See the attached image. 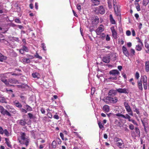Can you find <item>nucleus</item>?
<instances>
[{"mask_svg": "<svg viewBox=\"0 0 149 149\" xmlns=\"http://www.w3.org/2000/svg\"><path fill=\"white\" fill-rule=\"evenodd\" d=\"M18 140L21 144H25L26 146L29 145V139L24 132H21L20 136L18 138Z\"/></svg>", "mask_w": 149, "mask_h": 149, "instance_id": "nucleus-1", "label": "nucleus"}, {"mask_svg": "<svg viewBox=\"0 0 149 149\" xmlns=\"http://www.w3.org/2000/svg\"><path fill=\"white\" fill-rule=\"evenodd\" d=\"M103 100L106 104L113 103H117L118 101V98L116 97H112L111 96H107L103 99Z\"/></svg>", "mask_w": 149, "mask_h": 149, "instance_id": "nucleus-2", "label": "nucleus"}, {"mask_svg": "<svg viewBox=\"0 0 149 149\" xmlns=\"http://www.w3.org/2000/svg\"><path fill=\"white\" fill-rule=\"evenodd\" d=\"M109 73L110 74L113 76V77H111L109 79L116 80L117 79V75L119 74L120 73L117 70H113L110 71Z\"/></svg>", "mask_w": 149, "mask_h": 149, "instance_id": "nucleus-3", "label": "nucleus"}, {"mask_svg": "<svg viewBox=\"0 0 149 149\" xmlns=\"http://www.w3.org/2000/svg\"><path fill=\"white\" fill-rule=\"evenodd\" d=\"M114 141L116 145L120 148H123L124 146L123 141L120 139L115 137L114 139Z\"/></svg>", "mask_w": 149, "mask_h": 149, "instance_id": "nucleus-4", "label": "nucleus"}, {"mask_svg": "<svg viewBox=\"0 0 149 149\" xmlns=\"http://www.w3.org/2000/svg\"><path fill=\"white\" fill-rule=\"evenodd\" d=\"M124 104L125 109L127 113H128L129 114L132 116H133V112L130 106L129 105L128 103L127 102H124Z\"/></svg>", "mask_w": 149, "mask_h": 149, "instance_id": "nucleus-5", "label": "nucleus"}, {"mask_svg": "<svg viewBox=\"0 0 149 149\" xmlns=\"http://www.w3.org/2000/svg\"><path fill=\"white\" fill-rule=\"evenodd\" d=\"M28 120L26 119H25L24 120H20L17 121V123L22 126L25 125L26 124L28 125L31 124V120H29V121L26 122Z\"/></svg>", "mask_w": 149, "mask_h": 149, "instance_id": "nucleus-6", "label": "nucleus"}, {"mask_svg": "<svg viewBox=\"0 0 149 149\" xmlns=\"http://www.w3.org/2000/svg\"><path fill=\"white\" fill-rule=\"evenodd\" d=\"M136 38L137 39L138 42L139 43L138 45H136V50L138 51H140L142 49L141 46L143 45V43L141 40L139 39V38Z\"/></svg>", "mask_w": 149, "mask_h": 149, "instance_id": "nucleus-7", "label": "nucleus"}, {"mask_svg": "<svg viewBox=\"0 0 149 149\" xmlns=\"http://www.w3.org/2000/svg\"><path fill=\"white\" fill-rule=\"evenodd\" d=\"M96 10L98 12V13L102 15L104 14L105 12L104 8L101 6H99L96 9Z\"/></svg>", "mask_w": 149, "mask_h": 149, "instance_id": "nucleus-8", "label": "nucleus"}, {"mask_svg": "<svg viewBox=\"0 0 149 149\" xmlns=\"http://www.w3.org/2000/svg\"><path fill=\"white\" fill-rule=\"evenodd\" d=\"M117 92L120 93L128 94L129 93L128 90L126 88H119L116 89Z\"/></svg>", "mask_w": 149, "mask_h": 149, "instance_id": "nucleus-9", "label": "nucleus"}, {"mask_svg": "<svg viewBox=\"0 0 149 149\" xmlns=\"http://www.w3.org/2000/svg\"><path fill=\"white\" fill-rule=\"evenodd\" d=\"M99 18L97 16H94L92 18V24L96 25L99 23Z\"/></svg>", "mask_w": 149, "mask_h": 149, "instance_id": "nucleus-10", "label": "nucleus"}, {"mask_svg": "<svg viewBox=\"0 0 149 149\" xmlns=\"http://www.w3.org/2000/svg\"><path fill=\"white\" fill-rule=\"evenodd\" d=\"M104 30V27L103 25H101L96 30V32L97 34L99 35L100 33L103 31Z\"/></svg>", "mask_w": 149, "mask_h": 149, "instance_id": "nucleus-11", "label": "nucleus"}, {"mask_svg": "<svg viewBox=\"0 0 149 149\" xmlns=\"http://www.w3.org/2000/svg\"><path fill=\"white\" fill-rule=\"evenodd\" d=\"M117 90H114L111 89L110 90L108 93V96H112L116 95L117 94Z\"/></svg>", "mask_w": 149, "mask_h": 149, "instance_id": "nucleus-12", "label": "nucleus"}, {"mask_svg": "<svg viewBox=\"0 0 149 149\" xmlns=\"http://www.w3.org/2000/svg\"><path fill=\"white\" fill-rule=\"evenodd\" d=\"M92 2L91 6H95L99 5L100 4V0H91Z\"/></svg>", "mask_w": 149, "mask_h": 149, "instance_id": "nucleus-13", "label": "nucleus"}, {"mask_svg": "<svg viewBox=\"0 0 149 149\" xmlns=\"http://www.w3.org/2000/svg\"><path fill=\"white\" fill-rule=\"evenodd\" d=\"M123 52V54L126 57H129V54L127 48L124 46H123L122 47Z\"/></svg>", "mask_w": 149, "mask_h": 149, "instance_id": "nucleus-14", "label": "nucleus"}, {"mask_svg": "<svg viewBox=\"0 0 149 149\" xmlns=\"http://www.w3.org/2000/svg\"><path fill=\"white\" fill-rule=\"evenodd\" d=\"M103 62L108 63L110 61V57L109 56H105L103 57L102 58Z\"/></svg>", "mask_w": 149, "mask_h": 149, "instance_id": "nucleus-15", "label": "nucleus"}, {"mask_svg": "<svg viewBox=\"0 0 149 149\" xmlns=\"http://www.w3.org/2000/svg\"><path fill=\"white\" fill-rule=\"evenodd\" d=\"M9 81L10 83L14 84H19V82L18 81L14 78L9 79Z\"/></svg>", "mask_w": 149, "mask_h": 149, "instance_id": "nucleus-16", "label": "nucleus"}, {"mask_svg": "<svg viewBox=\"0 0 149 149\" xmlns=\"http://www.w3.org/2000/svg\"><path fill=\"white\" fill-rule=\"evenodd\" d=\"M1 113L3 115H6L9 116H11V114L8 111L6 110L5 109L3 110L2 112H1Z\"/></svg>", "mask_w": 149, "mask_h": 149, "instance_id": "nucleus-17", "label": "nucleus"}, {"mask_svg": "<svg viewBox=\"0 0 149 149\" xmlns=\"http://www.w3.org/2000/svg\"><path fill=\"white\" fill-rule=\"evenodd\" d=\"M6 98L5 97L0 96V102L5 104H7V102L6 100Z\"/></svg>", "mask_w": 149, "mask_h": 149, "instance_id": "nucleus-18", "label": "nucleus"}, {"mask_svg": "<svg viewBox=\"0 0 149 149\" xmlns=\"http://www.w3.org/2000/svg\"><path fill=\"white\" fill-rule=\"evenodd\" d=\"M138 87L139 89L141 91L143 90L142 85V81H138L137 82Z\"/></svg>", "mask_w": 149, "mask_h": 149, "instance_id": "nucleus-19", "label": "nucleus"}, {"mask_svg": "<svg viewBox=\"0 0 149 149\" xmlns=\"http://www.w3.org/2000/svg\"><path fill=\"white\" fill-rule=\"evenodd\" d=\"M112 32V36L113 37H115L117 35V33L114 29V27H111V28Z\"/></svg>", "mask_w": 149, "mask_h": 149, "instance_id": "nucleus-20", "label": "nucleus"}, {"mask_svg": "<svg viewBox=\"0 0 149 149\" xmlns=\"http://www.w3.org/2000/svg\"><path fill=\"white\" fill-rule=\"evenodd\" d=\"M109 19L110 22L112 24H116V22L114 19H113V17L112 15L110 14L109 15Z\"/></svg>", "mask_w": 149, "mask_h": 149, "instance_id": "nucleus-21", "label": "nucleus"}, {"mask_svg": "<svg viewBox=\"0 0 149 149\" xmlns=\"http://www.w3.org/2000/svg\"><path fill=\"white\" fill-rule=\"evenodd\" d=\"M103 109L106 112H108L109 111V107L107 105H105L103 107Z\"/></svg>", "mask_w": 149, "mask_h": 149, "instance_id": "nucleus-22", "label": "nucleus"}, {"mask_svg": "<svg viewBox=\"0 0 149 149\" xmlns=\"http://www.w3.org/2000/svg\"><path fill=\"white\" fill-rule=\"evenodd\" d=\"M15 105L18 108H21L22 107V105L17 101H15L14 102Z\"/></svg>", "mask_w": 149, "mask_h": 149, "instance_id": "nucleus-23", "label": "nucleus"}, {"mask_svg": "<svg viewBox=\"0 0 149 149\" xmlns=\"http://www.w3.org/2000/svg\"><path fill=\"white\" fill-rule=\"evenodd\" d=\"M25 108L27 111H30L33 110L32 108L28 105H25Z\"/></svg>", "mask_w": 149, "mask_h": 149, "instance_id": "nucleus-24", "label": "nucleus"}, {"mask_svg": "<svg viewBox=\"0 0 149 149\" xmlns=\"http://www.w3.org/2000/svg\"><path fill=\"white\" fill-rule=\"evenodd\" d=\"M146 70L148 72L149 71V61H146L145 63Z\"/></svg>", "mask_w": 149, "mask_h": 149, "instance_id": "nucleus-25", "label": "nucleus"}, {"mask_svg": "<svg viewBox=\"0 0 149 149\" xmlns=\"http://www.w3.org/2000/svg\"><path fill=\"white\" fill-rule=\"evenodd\" d=\"M33 77L34 78H39L40 77V74L38 73H33L32 74Z\"/></svg>", "mask_w": 149, "mask_h": 149, "instance_id": "nucleus-26", "label": "nucleus"}, {"mask_svg": "<svg viewBox=\"0 0 149 149\" xmlns=\"http://www.w3.org/2000/svg\"><path fill=\"white\" fill-rule=\"evenodd\" d=\"M6 57L4 56L1 53H0V61L2 62L4 60H5Z\"/></svg>", "mask_w": 149, "mask_h": 149, "instance_id": "nucleus-27", "label": "nucleus"}, {"mask_svg": "<svg viewBox=\"0 0 149 149\" xmlns=\"http://www.w3.org/2000/svg\"><path fill=\"white\" fill-rule=\"evenodd\" d=\"M18 88H25L26 87H28V86L26 84H22L21 85H17V86Z\"/></svg>", "mask_w": 149, "mask_h": 149, "instance_id": "nucleus-28", "label": "nucleus"}, {"mask_svg": "<svg viewBox=\"0 0 149 149\" xmlns=\"http://www.w3.org/2000/svg\"><path fill=\"white\" fill-rule=\"evenodd\" d=\"M123 118L125 119H128L129 121L131 119L130 116L128 114H126L125 115H124Z\"/></svg>", "mask_w": 149, "mask_h": 149, "instance_id": "nucleus-29", "label": "nucleus"}, {"mask_svg": "<svg viewBox=\"0 0 149 149\" xmlns=\"http://www.w3.org/2000/svg\"><path fill=\"white\" fill-rule=\"evenodd\" d=\"M22 61L23 62L28 63L30 62V60L29 58H24L22 59Z\"/></svg>", "mask_w": 149, "mask_h": 149, "instance_id": "nucleus-30", "label": "nucleus"}, {"mask_svg": "<svg viewBox=\"0 0 149 149\" xmlns=\"http://www.w3.org/2000/svg\"><path fill=\"white\" fill-rule=\"evenodd\" d=\"M142 82L143 83L147 82V77L145 75L143 76Z\"/></svg>", "mask_w": 149, "mask_h": 149, "instance_id": "nucleus-31", "label": "nucleus"}, {"mask_svg": "<svg viewBox=\"0 0 149 149\" xmlns=\"http://www.w3.org/2000/svg\"><path fill=\"white\" fill-rule=\"evenodd\" d=\"M1 81L4 82L6 85H9V81H8L7 80L5 79H2Z\"/></svg>", "mask_w": 149, "mask_h": 149, "instance_id": "nucleus-32", "label": "nucleus"}, {"mask_svg": "<svg viewBox=\"0 0 149 149\" xmlns=\"http://www.w3.org/2000/svg\"><path fill=\"white\" fill-rule=\"evenodd\" d=\"M114 9L115 12V13L116 15L117 16H118L119 15L118 10L117 6H116V7H114Z\"/></svg>", "mask_w": 149, "mask_h": 149, "instance_id": "nucleus-33", "label": "nucleus"}, {"mask_svg": "<svg viewBox=\"0 0 149 149\" xmlns=\"http://www.w3.org/2000/svg\"><path fill=\"white\" fill-rule=\"evenodd\" d=\"M28 115L30 119L35 118V116L32 113H28Z\"/></svg>", "mask_w": 149, "mask_h": 149, "instance_id": "nucleus-34", "label": "nucleus"}, {"mask_svg": "<svg viewBox=\"0 0 149 149\" xmlns=\"http://www.w3.org/2000/svg\"><path fill=\"white\" fill-rule=\"evenodd\" d=\"M107 3L108 4V7L109 8H112V5L111 2V1L110 0H108Z\"/></svg>", "mask_w": 149, "mask_h": 149, "instance_id": "nucleus-35", "label": "nucleus"}, {"mask_svg": "<svg viewBox=\"0 0 149 149\" xmlns=\"http://www.w3.org/2000/svg\"><path fill=\"white\" fill-rule=\"evenodd\" d=\"M9 112L13 113H14L15 112V109L12 107L10 109L8 110Z\"/></svg>", "mask_w": 149, "mask_h": 149, "instance_id": "nucleus-36", "label": "nucleus"}, {"mask_svg": "<svg viewBox=\"0 0 149 149\" xmlns=\"http://www.w3.org/2000/svg\"><path fill=\"white\" fill-rule=\"evenodd\" d=\"M3 133H4L6 136H9V133L6 129H5L4 130H3Z\"/></svg>", "mask_w": 149, "mask_h": 149, "instance_id": "nucleus-37", "label": "nucleus"}, {"mask_svg": "<svg viewBox=\"0 0 149 149\" xmlns=\"http://www.w3.org/2000/svg\"><path fill=\"white\" fill-rule=\"evenodd\" d=\"M5 140L6 141V143L7 146L9 147H11V145L10 144V143L8 142V139L7 138H5Z\"/></svg>", "mask_w": 149, "mask_h": 149, "instance_id": "nucleus-38", "label": "nucleus"}, {"mask_svg": "<svg viewBox=\"0 0 149 149\" xmlns=\"http://www.w3.org/2000/svg\"><path fill=\"white\" fill-rule=\"evenodd\" d=\"M22 48L23 49V50H24V51H25V52H28L29 49L27 47H26L24 46H23Z\"/></svg>", "mask_w": 149, "mask_h": 149, "instance_id": "nucleus-39", "label": "nucleus"}, {"mask_svg": "<svg viewBox=\"0 0 149 149\" xmlns=\"http://www.w3.org/2000/svg\"><path fill=\"white\" fill-rule=\"evenodd\" d=\"M56 143L55 141H53L52 143V146L53 148H55L56 147Z\"/></svg>", "mask_w": 149, "mask_h": 149, "instance_id": "nucleus-40", "label": "nucleus"}, {"mask_svg": "<svg viewBox=\"0 0 149 149\" xmlns=\"http://www.w3.org/2000/svg\"><path fill=\"white\" fill-rule=\"evenodd\" d=\"M114 123L115 124H116L118 125V126L120 127V123L119 121H118V120H116L115 121Z\"/></svg>", "mask_w": 149, "mask_h": 149, "instance_id": "nucleus-41", "label": "nucleus"}, {"mask_svg": "<svg viewBox=\"0 0 149 149\" xmlns=\"http://www.w3.org/2000/svg\"><path fill=\"white\" fill-rule=\"evenodd\" d=\"M98 125L100 129H101L104 127V124H103L101 123L100 122L98 123Z\"/></svg>", "mask_w": 149, "mask_h": 149, "instance_id": "nucleus-42", "label": "nucleus"}, {"mask_svg": "<svg viewBox=\"0 0 149 149\" xmlns=\"http://www.w3.org/2000/svg\"><path fill=\"white\" fill-rule=\"evenodd\" d=\"M135 77L136 79H138L139 77V73L137 72H136L135 74Z\"/></svg>", "mask_w": 149, "mask_h": 149, "instance_id": "nucleus-43", "label": "nucleus"}, {"mask_svg": "<svg viewBox=\"0 0 149 149\" xmlns=\"http://www.w3.org/2000/svg\"><path fill=\"white\" fill-rule=\"evenodd\" d=\"M129 121H131L135 125H138L137 123L134 120L131 119Z\"/></svg>", "mask_w": 149, "mask_h": 149, "instance_id": "nucleus-44", "label": "nucleus"}, {"mask_svg": "<svg viewBox=\"0 0 149 149\" xmlns=\"http://www.w3.org/2000/svg\"><path fill=\"white\" fill-rule=\"evenodd\" d=\"M5 74H0V77L1 78V80L2 79H5L4 78L5 77Z\"/></svg>", "mask_w": 149, "mask_h": 149, "instance_id": "nucleus-45", "label": "nucleus"}, {"mask_svg": "<svg viewBox=\"0 0 149 149\" xmlns=\"http://www.w3.org/2000/svg\"><path fill=\"white\" fill-rule=\"evenodd\" d=\"M20 111L22 112L23 113H26L27 112V111H26V109H24L23 108L20 109Z\"/></svg>", "mask_w": 149, "mask_h": 149, "instance_id": "nucleus-46", "label": "nucleus"}, {"mask_svg": "<svg viewBox=\"0 0 149 149\" xmlns=\"http://www.w3.org/2000/svg\"><path fill=\"white\" fill-rule=\"evenodd\" d=\"M129 128L130 130H133L134 129V125L131 124L129 125Z\"/></svg>", "mask_w": 149, "mask_h": 149, "instance_id": "nucleus-47", "label": "nucleus"}, {"mask_svg": "<svg viewBox=\"0 0 149 149\" xmlns=\"http://www.w3.org/2000/svg\"><path fill=\"white\" fill-rule=\"evenodd\" d=\"M35 56L36 58L40 59H41L42 58V57L40 56H39L37 53H36V54L35 55Z\"/></svg>", "mask_w": 149, "mask_h": 149, "instance_id": "nucleus-48", "label": "nucleus"}, {"mask_svg": "<svg viewBox=\"0 0 149 149\" xmlns=\"http://www.w3.org/2000/svg\"><path fill=\"white\" fill-rule=\"evenodd\" d=\"M41 47L42 48L43 50L46 51V47L45 46V44L44 43H42L41 44Z\"/></svg>", "mask_w": 149, "mask_h": 149, "instance_id": "nucleus-49", "label": "nucleus"}, {"mask_svg": "<svg viewBox=\"0 0 149 149\" xmlns=\"http://www.w3.org/2000/svg\"><path fill=\"white\" fill-rule=\"evenodd\" d=\"M77 7L78 10L80 11L81 10V6L80 4H78L77 5Z\"/></svg>", "mask_w": 149, "mask_h": 149, "instance_id": "nucleus-50", "label": "nucleus"}, {"mask_svg": "<svg viewBox=\"0 0 149 149\" xmlns=\"http://www.w3.org/2000/svg\"><path fill=\"white\" fill-rule=\"evenodd\" d=\"M136 8L137 11H139L140 10V6L137 3V4H136Z\"/></svg>", "mask_w": 149, "mask_h": 149, "instance_id": "nucleus-51", "label": "nucleus"}, {"mask_svg": "<svg viewBox=\"0 0 149 149\" xmlns=\"http://www.w3.org/2000/svg\"><path fill=\"white\" fill-rule=\"evenodd\" d=\"M134 111L136 112L137 114H140V112L139 111V109L136 108V109L134 110Z\"/></svg>", "mask_w": 149, "mask_h": 149, "instance_id": "nucleus-52", "label": "nucleus"}, {"mask_svg": "<svg viewBox=\"0 0 149 149\" xmlns=\"http://www.w3.org/2000/svg\"><path fill=\"white\" fill-rule=\"evenodd\" d=\"M135 132L137 134L140 133V131L139 129L137 127H136L135 128Z\"/></svg>", "mask_w": 149, "mask_h": 149, "instance_id": "nucleus-53", "label": "nucleus"}, {"mask_svg": "<svg viewBox=\"0 0 149 149\" xmlns=\"http://www.w3.org/2000/svg\"><path fill=\"white\" fill-rule=\"evenodd\" d=\"M0 42H4L5 44H7L8 42L6 41L4 39H0Z\"/></svg>", "mask_w": 149, "mask_h": 149, "instance_id": "nucleus-54", "label": "nucleus"}, {"mask_svg": "<svg viewBox=\"0 0 149 149\" xmlns=\"http://www.w3.org/2000/svg\"><path fill=\"white\" fill-rule=\"evenodd\" d=\"M40 111L43 114H44L45 112V109L43 107H42L41 108Z\"/></svg>", "mask_w": 149, "mask_h": 149, "instance_id": "nucleus-55", "label": "nucleus"}, {"mask_svg": "<svg viewBox=\"0 0 149 149\" xmlns=\"http://www.w3.org/2000/svg\"><path fill=\"white\" fill-rule=\"evenodd\" d=\"M47 116L49 118H51L52 117V115L50 112H48L47 113Z\"/></svg>", "mask_w": 149, "mask_h": 149, "instance_id": "nucleus-56", "label": "nucleus"}, {"mask_svg": "<svg viewBox=\"0 0 149 149\" xmlns=\"http://www.w3.org/2000/svg\"><path fill=\"white\" fill-rule=\"evenodd\" d=\"M126 34L127 36H130L131 34L130 31L129 30H127L126 32Z\"/></svg>", "mask_w": 149, "mask_h": 149, "instance_id": "nucleus-57", "label": "nucleus"}, {"mask_svg": "<svg viewBox=\"0 0 149 149\" xmlns=\"http://www.w3.org/2000/svg\"><path fill=\"white\" fill-rule=\"evenodd\" d=\"M113 3L114 7H116V6H117L116 5V0H113Z\"/></svg>", "mask_w": 149, "mask_h": 149, "instance_id": "nucleus-58", "label": "nucleus"}, {"mask_svg": "<svg viewBox=\"0 0 149 149\" xmlns=\"http://www.w3.org/2000/svg\"><path fill=\"white\" fill-rule=\"evenodd\" d=\"M116 116H120L123 118L124 115L120 113H118L116 114Z\"/></svg>", "mask_w": 149, "mask_h": 149, "instance_id": "nucleus-59", "label": "nucleus"}, {"mask_svg": "<svg viewBox=\"0 0 149 149\" xmlns=\"http://www.w3.org/2000/svg\"><path fill=\"white\" fill-rule=\"evenodd\" d=\"M12 107V106H10L8 105H6V108L8 110L10 109Z\"/></svg>", "mask_w": 149, "mask_h": 149, "instance_id": "nucleus-60", "label": "nucleus"}, {"mask_svg": "<svg viewBox=\"0 0 149 149\" xmlns=\"http://www.w3.org/2000/svg\"><path fill=\"white\" fill-rule=\"evenodd\" d=\"M5 109L2 106L0 105V112L1 113Z\"/></svg>", "mask_w": 149, "mask_h": 149, "instance_id": "nucleus-61", "label": "nucleus"}, {"mask_svg": "<svg viewBox=\"0 0 149 149\" xmlns=\"http://www.w3.org/2000/svg\"><path fill=\"white\" fill-rule=\"evenodd\" d=\"M27 55V56L28 58H29V59H32L34 58L32 56L28 54Z\"/></svg>", "mask_w": 149, "mask_h": 149, "instance_id": "nucleus-62", "label": "nucleus"}, {"mask_svg": "<svg viewBox=\"0 0 149 149\" xmlns=\"http://www.w3.org/2000/svg\"><path fill=\"white\" fill-rule=\"evenodd\" d=\"M132 34L133 36H135V33L134 30L133 29H132Z\"/></svg>", "mask_w": 149, "mask_h": 149, "instance_id": "nucleus-63", "label": "nucleus"}, {"mask_svg": "<svg viewBox=\"0 0 149 149\" xmlns=\"http://www.w3.org/2000/svg\"><path fill=\"white\" fill-rule=\"evenodd\" d=\"M3 129L1 127H0V134H3Z\"/></svg>", "mask_w": 149, "mask_h": 149, "instance_id": "nucleus-64", "label": "nucleus"}]
</instances>
